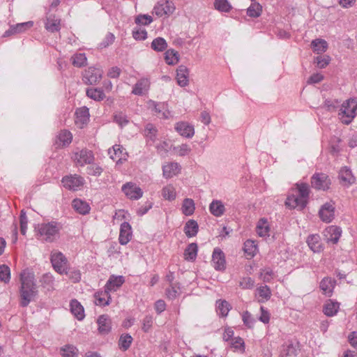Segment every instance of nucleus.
Masks as SVG:
<instances>
[{
    "instance_id": "nucleus-1",
    "label": "nucleus",
    "mask_w": 357,
    "mask_h": 357,
    "mask_svg": "<svg viewBox=\"0 0 357 357\" xmlns=\"http://www.w3.org/2000/svg\"><path fill=\"white\" fill-rule=\"evenodd\" d=\"M21 298L20 305L26 307L38 295V287L34 273L24 270L20 275Z\"/></svg>"
},
{
    "instance_id": "nucleus-2",
    "label": "nucleus",
    "mask_w": 357,
    "mask_h": 357,
    "mask_svg": "<svg viewBox=\"0 0 357 357\" xmlns=\"http://www.w3.org/2000/svg\"><path fill=\"white\" fill-rule=\"evenodd\" d=\"M61 227L56 222L38 224L36 227V235L41 241L52 243L59 238Z\"/></svg>"
},
{
    "instance_id": "nucleus-3",
    "label": "nucleus",
    "mask_w": 357,
    "mask_h": 357,
    "mask_svg": "<svg viewBox=\"0 0 357 357\" xmlns=\"http://www.w3.org/2000/svg\"><path fill=\"white\" fill-rule=\"evenodd\" d=\"M357 102L354 99L347 100L342 105L340 115L344 124H349L356 115Z\"/></svg>"
},
{
    "instance_id": "nucleus-4",
    "label": "nucleus",
    "mask_w": 357,
    "mask_h": 357,
    "mask_svg": "<svg viewBox=\"0 0 357 357\" xmlns=\"http://www.w3.org/2000/svg\"><path fill=\"white\" fill-rule=\"evenodd\" d=\"M50 261L56 272L61 275L67 273L68 261L62 252L59 251L52 252L50 256Z\"/></svg>"
},
{
    "instance_id": "nucleus-5",
    "label": "nucleus",
    "mask_w": 357,
    "mask_h": 357,
    "mask_svg": "<svg viewBox=\"0 0 357 357\" xmlns=\"http://www.w3.org/2000/svg\"><path fill=\"white\" fill-rule=\"evenodd\" d=\"M73 159L76 166L84 167L92 164L95 160V156L92 151L82 149L74 152Z\"/></svg>"
},
{
    "instance_id": "nucleus-6",
    "label": "nucleus",
    "mask_w": 357,
    "mask_h": 357,
    "mask_svg": "<svg viewBox=\"0 0 357 357\" xmlns=\"http://www.w3.org/2000/svg\"><path fill=\"white\" fill-rule=\"evenodd\" d=\"M84 179L79 175L70 174L63 177L61 183L63 186L73 191H77L79 190L84 184Z\"/></svg>"
},
{
    "instance_id": "nucleus-7",
    "label": "nucleus",
    "mask_w": 357,
    "mask_h": 357,
    "mask_svg": "<svg viewBox=\"0 0 357 357\" xmlns=\"http://www.w3.org/2000/svg\"><path fill=\"white\" fill-rule=\"evenodd\" d=\"M147 106L149 109L160 119H167L172 116L168 105L165 102H157L154 100H149L147 102Z\"/></svg>"
},
{
    "instance_id": "nucleus-8",
    "label": "nucleus",
    "mask_w": 357,
    "mask_h": 357,
    "mask_svg": "<svg viewBox=\"0 0 357 357\" xmlns=\"http://www.w3.org/2000/svg\"><path fill=\"white\" fill-rule=\"evenodd\" d=\"M175 8V6L172 1H161L154 6L153 14H155L159 17H162L172 14Z\"/></svg>"
},
{
    "instance_id": "nucleus-9",
    "label": "nucleus",
    "mask_w": 357,
    "mask_h": 357,
    "mask_svg": "<svg viewBox=\"0 0 357 357\" xmlns=\"http://www.w3.org/2000/svg\"><path fill=\"white\" fill-rule=\"evenodd\" d=\"M331 183L328 176L324 173H316L311 178L312 187L317 190H326Z\"/></svg>"
},
{
    "instance_id": "nucleus-10",
    "label": "nucleus",
    "mask_w": 357,
    "mask_h": 357,
    "mask_svg": "<svg viewBox=\"0 0 357 357\" xmlns=\"http://www.w3.org/2000/svg\"><path fill=\"white\" fill-rule=\"evenodd\" d=\"M121 189L126 196L130 199L137 200L143 195L142 190L132 182L125 183Z\"/></svg>"
},
{
    "instance_id": "nucleus-11",
    "label": "nucleus",
    "mask_w": 357,
    "mask_h": 357,
    "mask_svg": "<svg viewBox=\"0 0 357 357\" xmlns=\"http://www.w3.org/2000/svg\"><path fill=\"white\" fill-rule=\"evenodd\" d=\"M212 264L216 271H224L226 261L224 252L220 248H215L212 255Z\"/></svg>"
},
{
    "instance_id": "nucleus-12",
    "label": "nucleus",
    "mask_w": 357,
    "mask_h": 357,
    "mask_svg": "<svg viewBox=\"0 0 357 357\" xmlns=\"http://www.w3.org/2000/svg\"><path fill=\"white\" fill-rule=\"evenodd\" d=\"M103 71L100 68L90 67L84 73V78L89 84H95L98 82L102 77Z\"/></svg>"
},
{
    "instance_id": "nucleus-13",
    "label": "nucleus",
    "mask_w": 357,
    "mask_h": 357,
    "mask_svg": "<svg viewBox=\"0 0 357 357\" xmlns=\"http://www.w3.org/2000/svg\"><path fill=\"white\" fill-rule=\"evenodd\" d=\"M33 26V21H28L26 22L18 23L15 25H11L9 29L5 31L3 36L6 37L13 34L24 33L26 30L31 29Z\"/></svg>"
},
{
    "instance_id": "nucleus-14",
    "label": "nucleus",
    "mask_w": 357,
    "mask_h": 357,
    "mask_svg": "<svg viewBox=\"0 0 357 357\" xmlns=\"http://www.w3.org/2000/svg\"><path fill=\"white\" fill-rule=\"evenodd\" d=\"M125 282V278L122 275H112L107 281L105 289L109 293L117 291Z\"/></svg>"
},
{
    "instance_id": "nucleus-15",
    "label": "nucleus",
    "mask_w": 357,
    "mask_h": 357,
    "mask_svg": "<svg viewBox=\"0 0 357 357\" xmlns=\"http://www.w3.org/2000/svg\"><path fill=\"white\" fill-rule=\"evenodd\" d=\"M132 231L130 225L124 222L121 225L119 241L120 244L124 245L128 243L131 240Z\"/></svg>"
},
{
    "instance_id": "nucleus-16",
    "label": "nucleus",
    "mask_w": 357,
    "mask_h": 357,
    "mask_svg": "<svg viewBox=\"0 0 357 357\" xmlns=\"http://www.w3.org/2000/svg\"><path fill=\"white\" fill-rule=\"evenodd\" d=\"M321 220L326 222H331L335 216V207L331 203L324 204L319 212Z\"/></svg>"
},
{
    "instance_id": "nucleus-17",
    "label": "nucleus",
    "mask_w": 357,
    "mask_h": 357,
    "mask_svg": "<svg viewBox=\"0 0 357 357\" xmlns=\"http://www.w3.org/2000/svg\"><path fill=\"white\" fill-rule=\"evenodd\" d=\"M108 154L110 158L117 163L121 162L122 160H126L127 157L125 149L119 144H115L109 149L108 150Z\"/></svg>"
},
{
    "instance_id": "nucleus-18",
    "label": "nucleus",
    "mask_w": 357,
    "mask_h": 357,
    "mask_svg": "<svg viewBox=\"0 0 357 357\" xmlns=\"http://www.w3.org/2000/svg\"><path fill=\"white\" fill-rule=\"evenodd\" d=\"M150 88V81L148 78H142L139 79L134 85L132 93L137 96H143L146 94Z\"/></svg>"
},
{
    "instance_id": "nucleus-19",
    "label": "nucleus",
    "mask_w": 357,
    "mask_h": 357,
    "mask_svg": "<svg viewBox=\"0 0 357 357\" xmlns=\"http://www.w3.org/2000/svg\"><path fill=\"white\" fill-rule=\"evenodd\" d=\"M89 120V112L86 107H81L75 112V124L77 127L82 128Z\"/></svg>"
},
{
    "instance_id": "nucleus-20",
    "label": "nucleus",
    "mask_w": 357,
    "mask_h": 357,
    "mask_svg": "<svg viewBox=\"0 0 357 357\" xmlns=\"http://www.w3.org/2000/svg\"><path fill=\"white\" fill-rule=\"evenodd\" d=\"M342 230L340 227L335 225H331L326 229L324 236L328 241L333 243H337L341 236Z\"/></svg>"
},
{
    "instance_id": "nucleus-21",
    "label": "nucleus",
    "mask_w": 357,
    "mask_h": 357,
    "mask_svg": "<svg viewBox=\"0 0 357 357\" xmlns=\"http://www.w3.org/2000/svg\"><path fill=\"white\" fill-rule=\"evenodd\" d=\"M73 139L72 133L66 130H61L56 139V144L58 147H65L68 146Z\"/></svg>"
},
{
    "instance_id": "nucleus-22",
    "label": "nucleus",
    "mask_w": 357,
    "mask_h": 357,
    "mask_svg": "<svg viewBox=\"0 0 357 357\" xmlns=\"http://www.w3.org/2000/svg\"><path fill=\"white\" fill-rule=\"evenodd\" d=\"M110 293L105 289L104 291H98L94 294L95 304L99 306H106L110 303Z\"/></svg>"
},
{
    "instance_id": "nucleus-23",
    "label": "nucleus",
    "mask_w": 357,
    "mask_h": 357,
    "mask_svg": "<svg viewBox=\"0 0 357 357\" xmlns=\"http://www.w3.org/2000/svg\"><path fill=\"white\" fill-rule=\"evenodd\" d=\"M98 331L100 334H107L111 330V320L107 315H100L98 320Z\"/></svg>"
},
{
    "instance_id": "nucleus-24",
    "label": "nucleus",
    "mask_w": 357,
    "mask_h": 357,
    "mask_svg": "<svg viewBox=\"0 0 357 357\" xmlns=\"http://www.w3.org/2000/svg\"><path fill=\"white\" fill-rule=\"evenodd\" d=\"M285 205L291 208H299L301 210L303 209L306 205L307 202L302 201L297 195H289L285 201Z\"/></svg>"
},
{
    "instance_id": "nucleus-25",
    "label": "nucleus",
    "mask_w": 357,
    "mask_h": 357,
    "mask_svg": "<svg viewBox=\"0 0 357 357\" xmlns=\"http://www.w3.org/2000/svg\"><path fill=\"white\" fill-rule=\"evenodd\" d=\"M45 27L50 32L59 31L61 29V20L55 15H51L47 17Z\"/></svg>"
},
{
    "instance_id": "nucleus-26",
    "label": "nucleus",
    "mask_w": 357,
    "mask_h": 357,
    "mask_svg": "<svg viewBox=\"0 0 357 357\" xmlns=\"http://www.w3.org/2000/svg\"><path fill=\"white\" fill-rule=\"evenodd\" d=\"M320 240L321 238L318 234H311L307 237V243L314 252H320L323 250Z\"/></svg>"
},
{
    "instance_id": "nucleus-27",
    "label": "nucleus",
    "mask_w": 357,
    "mask_h": 357,
    "mask_svg": "<svg viewBox=\"0 0 357 357\" xmlns=\"http://www.w3.org/2000/svg\"><path fill=\"white\" fill-rule=\"evenodd\" d=\"M338 177L344 185H351L356 180L351 169L347 167H344L340 170Z\"/></svg>"
},
{
    "instance_id": "nucleus-28",
    "label": "nucleus",
    "mask_w": 357,
    "mask_h": 357,
    "mask_svg": "<svg viewBox=\"0 0 357 357\" xmlns=\"http://www.w3.org/2000/svg\"><path fill=\"white\" fill-rule=\"evenodd\" d=\"M70 311L75 317H76L79 321L84 319L85 317L84 310L79 302L75 299L72 300L70 303Z\"/></svg>"
},
{
    "instance_id": "nucleus-29",
    "label": "nucleus",
    "mask_w": 357,
    "mask_h": 357,
    "mask_svg": "<svg viewBox=\"0 0 357 357\" xmlns=\"http://www.w3.org/2000/svg\"><path fill=\"white\" fill-rule=\"evenodd\" d=\"M297 356L296 345L292 342L283 344L280 349V357H296Z\"/></svg>"
},
{
    "instance_id": "nucleus-30",
    "label": "nucleus",
    "mask_w": 357,
    "mask_h": 357,
    "mask_svg": "<svg viewBox=\"0 0 357 357\" xmlns=\"http://www.w3.org/2000/svg\"><path fill=\"white\" fill-rule=\"evenodd\" d=\"M40 282L46 291H52L54 289V278L50 273L43 274L40 278Z\"/></svg>"
},
{
    "instance_id": "nucleus-31",
    "label": "nucleus",
    "mask_w": 357,
    "mask_h": 357,
    "mask_svg": "<svg viewBox=\"0 0 357 357\" xmlns=\"http://www.w3.org/2000/svg\"><path fill=\"white\" fill-rule=\"evenodd\" d=\"M73 208L79 213L82 215H86L90 211V206L89 204L82 199H75L73 201Z\"/></svg>"
},
{
    "instance_id": "nucleus-32",
    "label": "nucleus",
    "mask_w": 357,
    "mask_h": 357,
    "mask_svg": "<svg viewBox=\"0 0 357 357\" xmlns=\"http://www.w3.org/2000/svg\"><path fill=\"white\" fill-rule=\"evenodd\" d=\"M199 230V225L195 220H189L185 225L183 231L188 238L195 236Z\"/></svg>"
},
{
    "instance_id": "nucleus-33",
    "label": "nucleus",
    "mask_w": 357,
    "mask_h": 357,
    "mask_svg": "<svg viewBox=\"0 0 357 357\" xmlns=\"http://www.w3.org/2000/svg\"><path fill=\"white\" fill-rule=\"evenodd\" d=\"M209 211L214 216L220 217L224 214L225 208L221 201L213 200L209 205Z\"/></svg>"
},
{
    "instance_id": "nucleus-34",
    "label": "nucleus",
    "mask_w": 357,
    "mask_h": 357,
    "mask_svg": "<svg viewBox=\"0 0 357 357\" xmlns=\"http://www.w3.org/2000/svg\"><path fill=\"white\" fill-rule=\"evenodd\" d=\"M195 135L194 126L188 122H180V135L185 138H192Z\"/></svg>"
},
{
    "instance_id": "nucleus-35",
    "label": "nucleus",
    "mask_w": 357,
    "mask_h": 357,
    "mask_svg": "<svg viewBox=\"0 0 357 357\" xmlns=\"http://www.w3.org/2000/svg\"><path fill=\"white\" fill-rule=\"evenodd\" d=\"M311 47L313 52L317 54L324 53L328 49V43L324 39H315L311 43Z\"/></svg>"
},
{
    "instance_id": "nucleus-36",
    "label": "nucleus",
    "mask_w": 357,
    "mask_h": 357,
    "mask_svg": "<svg viewBox=\"0 0 357 357\" xmlns=\"http://www.w3.org/2000/svg\"><path fill=\"white\" fill-rule=\"evenodd\" d=\"M197 245L192 243L188 245L184 250L183 256L185 260L193 261L195 260L197 255Z\"/></svg>"
},
{
    "instance_id": "nucleus-37",
    "label": "nucleus",
    "mask_w": 357,
    "mask_h": 357,
    "mask_svg": "<svg viewBox=\"0 0 357 357\" xmlns=\"http://www.w3.org/2000/svg\"><path fill=\"white\" fill-rule=\"evenodd\" d=\"M335 286V281L329 278H324L320 282V288L324 294L331 296Z\"/></svg>"
},
{
    "instance_id": "nucleus-38",
    "label": "nucleus",
    "mask_w": 357,
    "mask_h": 357,
    "mask_svg": "<svg viewBox=\"0 0 357 357\" xmlns=\"http://www.w3.org/2000/svg\"><path fill=\"white\" fill-rule=\"evenodd\" d=\"M195 210V204L193 199L186 198L183 201L181 211L185 215L189 216L192 215Z\"/></svg>"
},
{
    "instance_id": "nucleus-39",
    "label": "nucleus",
    "mask_w": 357,
    "mask_h": 357,
    "mask_svg": "<svg viewBox=\"0 0 357 357\" xmlns=\"http://www.w3.org/2000/svg\"><path fill=\"white\" fill-rule=\"evenodd\" d=\"M339 303L329 300L324 306V312L328 317H333L337 312Z\"/></svg>"
},
{
    "instance_id": "nucleus-40",
    "label": "nucleus",
    "mask_w": 357,
    "mask_h": 357,
    "mask_svg": "<svg viewBox=\"0 0 357 357\" xmlns=\"http://www.w3.org/2000/svg\"><path fill=\"white\" fill-rule=\"evenodd\" d=\"M269 226L265 219H260L256 227V231L261 237L269 236Z\"/></svg>"
},
{
    "instance_id": "nucleus-41",
    "label": "nucleus",
    "mask_w": 357,
    "mask_h": 357,
    "mask_svg": "<svg viewBox=\"0 0 357 357\" xmlns=\"http://www.w3.org/2000/svg\"><path fill=\"white\" fill-rule=\"evenodd\" d=\"M178 166L176 162L168 163L163 166V175L166 178H172L178 173Z\"/></svg>"
},
{
    "instance_id": "nucleus-42",
    "label": "nucleus",
    "mask_w": 357,
    "mask_h": 357,
    "mask_svg": "<svg viewBox=\"0 0 357 357\" xmlns=\"http://www.w3.org/2000/svg\"><path fill=\"white\" fill-rule=\"evenodd\" d=\"M86 96L96 101L102 100L105 96L103 91L100 88H90L86 90Z\"/></svg>"
},
{
    "instance_id": "nucleus-43",
    "label": "nucleus",
    "mask_w": 357,
    "mask_h": 357,
    "mask_svg": "<svg viewBox=\"0 0 357 357\" xmlns=\"http://www.w3.org/2000/svg\"><path fill=\"white\" fill-rule=\"evenodd\" d=\"M165 60L168 65H175L178 62V53L173 49L167 50L165 53Z\"/></svg>"
},
{
    "instance_id": "nucleus-44",
    "label": "nucleus",
    "mask_w": 357,
    "mask_h": 357,
    "mask_svg": "<svg viewBox=\"0 0 357 357\" xmlns=\"http://www.w3.org/2000/svg\"><path fill=\"white\" fill-rule=\"evenodd\" d=\"M257 291L259 296V302L264 303L270 299L271 296V291L270 288L267 286H261L257 289Z\"/></svg>"
},
{
    "instance_id": "nucleus-45",
    "label": "nucleus",
    "mask_w": 357,
    "mask_h": 357,
    "mask_svg": "<svg viewBox=\"0 0 357 357\" xmlns=\"http://www.w3.org/2000/svg\"><path fill=\"white\" fill-rule=\"evenodd\" d=\"M61 354L63 357H77L78 350L75 346L67 344L61 348Z\"/></svg>"
},
{
    "instance_id": "nucleus-46",
    "label": "nucleus",
    "mask_w": 357,
    "mask_h": 357,
    "mask_svg": "<svg viewBox=\"0 0 357 357\" xmlns=\"http://www.w3.org/2000/svg\"><path fill=\"white\" fill-rule=\"evenodd\" d=\"M151 47L154 51L162 52L167 48V43L163 38L158 37L152 41Z\"/></svg>"
},
{
    "instance_id": "nucleus-47",
    "label": "nucleus",
    "mask_w": 357,
    "mask_h": 357,
    "mask_svg": "<svg viewBox=\"0 0 357 357\" xmlns=\"http://www.w3.org/2000/svg\"><path fill=\"white\" fill-rule=\"evenodd\" d=\"M132 342V337L129 334H123L119 340V349L122 351H126L130 347Z\"/></svg>"
},
{
    "instance_id": "nucleus-48",
    "label": "nucleus",
    "mask_w": 357,
    "mask_h": 357,
    "mask_svg": "<svg viewBox=\"0 0 357 357\" xmlns=\"http://www.w3.org/2000/svg\"><path fill=\"white\" fill-rule=\"evenodd\" d=\"M262 6L257 2L251 3L247 9V15L251 17H258L261 15Z\"/></svg>"
},
{
    "instance_id": "nucleus-49",
    "label": "nucleus",
    "mask_w": 357,
    "mask_h": 357,
    "mask_svg": "<svg viewBox=\"0 0 357 357\" xmlns=\"http://www.w3.org/2000/svg\"><path fill=\"white\" fill-rule=\"evenodd\" d=\"M243 250L249 257H253L257 250V247L252 240H247L244 243Z\"/></svg>"
},
{
    "instance_id": "nucleus-50",
    "label": "nucleus",
    "mask_w": 357,
    "mask_h": 357,
    "mask_svg": "<svg viewBox=\"0 0 357 357\" xmlns=\"http://www.w3.org/2000/svg\"><path fill=\"white\" fill-rule=\"evenodd\" d=\"M73 66L81 68L86 64L87 59L84 53H77L74 54L72 58Z\"/></svg>"
},
{
    "instance_id": "nucleus-51",
    "label": "nucleus",
    "mask_w": 357,
    "mask_h": 357,
    "mask_svg": "<svg viewBox=\"0 0 357 357\" xmlns=\"http://www.w3.org/2000/svg\"><path fill=\"white\" fill-rule=\"evenodd\" d=\"M214 7L220 12L229 13L232 7L227 0H215Z\"/></svg>"
},
{
    "instance_id": "nucleus-52",
    "label": "nucleus",
    "mask_w": 357,
    "mask_h": 357,
    "mask_svg": "<svg viewBox=\"0 0 357 357\" xmlns=\"http://www.w3.org/2000/svg\"><path fill=\"white\" fill-rule=\"evenodd\" d=\"M298 195H297L302 201L307 202V199L310 194L309 186L306 183L296 184Z\"/></svg>"
},
{
    "instance_id": "nucleus-53",
    "label": "nucleus",
    "mask_w": 357,
    "mask_h": 357,
    "mask_svg": "<svg viewBox=\"0 0 357 357\" xmlns=\"http://www.w3.org/2000/svg\"><path fill=\"white\" fill-rule=\"evenodd\" d=\"M217 309L222 317H226L231 309L230 304L225 300H219L216 303Z\"/></svg>"
},
{
    "instance_id": "nucleus-54",
    "label": "nucleus",
    "mask_w": 357,
    "mask_h": 357,
    "mask_svg": "<svg viewBox=\"0 0 357 357\" xmlns=\"http://www.w3.org/2000/svg\"><path fill=\"white\" fill-rule=\"evenodd\" d=\"M189 70L185 66H180V87H184L189 84Z\"/></svg>"
},
{
    "instance_id": "nucleus-55",
    "label": "nucleus",
    "mask_w": 357,
    "mask_h": 357,
    "mask_svg": "<svg viewBox=\"0 0 357 357\" xmlns=\"http://www.w3.org/2000/svg\"><path fill=\"white\" fill-rule=\"evenodd\" d=\"M162 195L165 199L173 200L176 198V191L174 186L169 185L163 188Z\"/></svg>"
},
{
    "instance_id": "nucleus-56",
    "label": "nucleus",
    "mask_w": 357,
    "mask_h": 357,
    "mask_svg": "<svg viewBox=\"0 0 357 357\" xmlns=\"http://www.w3.org/2000/svg\"><path fill=\"white\" fill-rule=\"evenodd\" d=\"M10 280V268L5 265H0V281L4 283H8Z\"/></svg>"
},
{
    "instance_id": "nucleus-57",
    "label": "nucleus",
    "mask_w": 357,
    "mask_h": 357,
    "mask_svg": "<svg viewBox=\"0 0 357 357\" xmlns=\"http://www.w3.org/2000/svg\"><path fill=\"white\" fill-rule=\"evenodd\" d=\"M65 275L68 276V278L73 282H79L81 280V272L79 269L73 268L67 270V273H64Z\"/></svg>"
},
{
    "instance_id": "nucleus-58",
    "label": "nucleus",
    "mask_w": 357,
    "mask_h": 357,
    "mask_svg": "<svg viewBox=\"0 0 357 357\" xmlns=\"http://www.w3.org/2000/svg\"><path fill=\"white\" fill-rule=\"evenodd\" d=\"M331 58L329 56H318L314 58V63H315L319 68H324L329 64Z\"/></svg>"
},
{
    "instance_id": "nucleus-59",
    "label": "nucleus",
    "mask_w": 357,
    "mask_h": 357,
    "mask_svg": "<svg viewBox=\"0 0 357 357\" xmlns=\"http://www.w3.org/2000/svg\"><path fill=\"white\" fill-rule=\"evenodd\" d=\"M86 172L89 175L99 176L102 172V168L98 164L93 162L87 167Z\"/></svg>"
},
{
    "instance_id": "nucleus-60",
    "label": "nucleus",
    "mask_w": 357,
    "mask_h": 357,
    "mask_svg": "<svg viewBox=\"0 0 357 357\" xmlns=\"http://www.w3.org/2000/svg\"><path fill=\"white\" fill-rule=\"evenodd\" d=\"M153 22V18L149 15H139L135 19V22L138 25L146 26Z\"/></svg>"
},
{
    "instance_id": "nucleus-61",
    "label": "nucleus",
    "mask_w": 357,
    "mask_h": 357,
    "mask_svg": "<svg viewBox=\"0 0 357 357\" xmlns=\"http://www.w3.org/2000/svg\"><path fill=\"white\" fill-rule=\"evenodd\" d=\"M172 147V144L170 141H164L156 146L157 151L161 155L167 153Z\"/></svg>"
},
{
    "instance_id": "nucleus-62",
    "label": "nucleus",
    "mask_w": 357,
    "mask_h": 357,
    "mask_svg": "<svg viewBox=\"0 0 357 357\" xmlns=\"http://www.w3.org/2000/svg\"><path fill=\"white\" fill-rule=\"evenodd\" d=\"M114 120L121 128L126 126L129 122L126 115L122 112L116 113L114 116Z\"/></svg>"
},
{
    "instance_id": "nucleus-63",
    "label": "nucleus",
    "mask_w": 357,
    "mask_h": 357,
    "mask_svg": "<svg viewBox=\"0 0 357 357\" xmlns=\"http://www.w3.org/2000/svg\"><path fill=\"white\" fill-rule=\"evenodd\" d=\"M144 131L146 137L154 142L157 133V129L155 127L153 124L149 123L146 126Z\"/></svg>"
},
{
    "instance_id": "nucleus-64",
    "label": "nucleus",
    "mask_w": 357,
    "mask_h": 357,
    "mask_svg": "<svg viewBox=\"0 0 357 357\" xmlns=\"http://www.w3.org/2000/svg\"><path fill=\"white\" fill-rule=\"evenodd\" d=\"M254 285L255 281L250 277L243 278L239 282V287L243 289H250Z\"/></svg>"
}]
</instances>
